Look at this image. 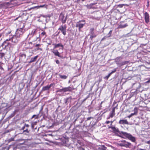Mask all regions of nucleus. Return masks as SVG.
<instances>
[{"mask_svg": "<svg viewBox=\"0 0 150 150\" xmlns=\"http://www.w3.org/2000/svg\"><path fill=\"white\" fill-rule=\"evenodd\" d=\"M108 128L109 129L111 128L113 132L117 136L123 138H127L133 142H135L136 141L135 137L130 134L123 131H120L118 128L115 126H108Z\"/></svg>", "mask_w": 150, "mask_h": 150, "instance_id": "1", "label": "nucleus"}, {"mask_svg": "<svg viewBox=\"0 0 150 150\" xmlns=\"http://www.w3.org/2000/svg\"><path fill=\"white\" fill-rule=\"evenodd\" d=\"M52 45L54 46V47L53 49H51V52L54 54L55 56L62 58V56L60 55V53L57 50H55V49L59 47H61L63 48V45L61 43L57 44L54 43L52 44Z\"/></svg>", "mask_w": 150, "mask_h": 150, "instance_id": "2", "label": "nucleus"}, {"mask_svg": "<svg viewBox=\"0 0 150 150\" xmlns=\"http://www.w3.org/2000/svg\"><path fill=\"white\" fill-rule=\"evenodd\" d=\"M118 145L120 146H124L127 148H131L132 145L131 143L128 142L125 140L120 142Z\"/></svg>", "mask_w": 150, "mask_h": 150, "instance_id": "3", "label": "nucleus"}, {"mask_svg": "<svg viewBox=\"0 0 150 150\" xmlns=\"http://www.w3.org/2000/svg\"><path fill=\"white\" fill-rule=\"evenodd\" d=\"M25 29L23 28H20L17 29L16 31L15 35L17 37H20L22 36L23 34L25 32Z\"/></svg>", "mask_w": 150, "mask_h": 150, "instance_id": "4", "label": "nucleus"}, {"mask_svg": "<svg viewBox=\"0 0 150 150\" xmlns=\"http://www.w3.org/2000/svg\"><path fill=\"white\" fill-rule=\"evenodd\" d=\"M122 58L120 57H117L115 59V62L117 65H119L120 66L125 65L128 63L127 61H124L121 62V59Z\"/></svg>", "mask_w": 150, "mask_h": 150, "instance_id": "5", "label": "nucleus"}, {"mask_svg": "<svg viewBox=\"0 0 150 150\" xmlns=\"http://www.w3.org/2000/svg\"><path fill=\"white\" fill-rule=\"evenodd\" d=\"M85 21L84 20L79 21L77 22L76 24V27L79 28V30H80L81 28L83 27L85 24Z\"/></svg>", "mask_w": 150, "mask_h": 150, "instance_id": "6", "label": "nucleus"}, {"mask_svg": "<svg viewBox=\"0 0 150 150\" xmlns=\"http://www.w3.org/2000/svg\"><path fill=\"white\" fill-rule=\"evenodd\" d=\"M67 27L66 25H62L58 28V30H59L64 36L66 35Z\"/></svg>", "mask_w": 150, "mask_h": 150, "instance_id": "7", "label": "nucleus"}, {"mask_svg": "<svg viewBox=\"0 0 150 150\" xmlns=\"http://www.w3.org/2000/svg\"><path fill=\"white\" fill-rule=\"evenodd\" d=\"M67 16L65 17L64 14L63 12H61L59 16V19L63 24L65 23L67 20Z\"/></svg>", "mask_w": 150, "mask_h": 150, "instance_id": "8", "label": "nucleus"}, {"mask_svg": "<svg viewBox=\"0 0 150 150\" xmlns=\"http://www.w3.org/2000/svg\"><path fill=\"white\" fill-rule=\"evenodd\" d=\"M46 32L45 31H43L40 34H39L38 37H36V39H39V40L40 41L41 38H43L44 39L45 38L47 37Z\"/></svg>", "mask_w": 150, "mask_h": 150, "instance_id": "9", "label": "nucleus"}, {"mask_svg": "<svg viewBox=\"0 0 150 150\" xmlns=\"http://www.w3.org/2000/svg\"><path fill=\"white\" fill-rule=\"evenodd\" d=\"M20 40V38L19 37H17L16 35L13 36L12 38H11V40L12 42H13L15 44L17 43L18 41Z\"/></svg>", "mask_w": 150, "mask_h": 150, "instance_id": "10", "label": "nucleus"}, {"mask_svg": "<svg viewBox=\"0 0 150 150\" xmlns=\"http://www.w3.org/2000/svg\"><path fill=\"white\" fill-rule=\"evenodd\" d=\"M115 107L112 108L111 112L110 113L109 116L107 118V119H109L110 118H112L115 115Z\"/></svg>", "mask_w": 150, "mask_h": 150, "instance_id": "11", "label": "nucleus"}, {"mask_svg": "<svg viewBox=\"0 0 150 150\" xmlns=\"http://www.w3.org/2000/svg\"><path fill=\"white\" fill-rule=\"evenodd\" d=\"M145 22L148 23L149 21V13L147 12H145L144 14Z\"/></svg>", "mask_w": 150, "mask_h": 150, "instance_id": "12", "label": "nucleus"}, {"mask_svg": "<svg viewBox=\"0 0 150 150\" xmlns=\"http://www.w3.org/2000/svg\"><path fill=\"white\" fill-rule=\"evenodd\" d=\"M64 88L65 92L67 91H72L75 89V88L72 85L70 86H69L68 87H65Z\"/></svg>", "mask_w": 150, "mask_h": 150, "instance_id": "13", "label": "nucleus"}, {"mask_svg": "<svg viewBox=\"0 0 150 150\" xmlns=\"http://www.w3.org/2000/svg\"><path fill=\"white\" fill-rule=\"evenodd\" d=\"M53 85V83H51L50 85H47L43 87L42 88V91H45L49 90L51 88V87Z\"/></svg>", "mask_w": 150, "mask_h": 150, "instance_id": "14", "label": "nucleus"}, {"mask_svg": "<svg viewBox=\"0 0 150 150\" xmlns=\"http://www.w3.org/2000/svg\"><path fill=\"white\" fill-rule=\"evenodd\" d=\"M118 123L120 124H128V122L127 120H119Z\"/></svg>", "mask_w": 150, "mask_h": 150, "instance_id": "15", "label": "nucleus"}, {"mask_svg": "<svg viewBox=\"0 0 150 150\" xmlns=\"http://www.w3.org/2000/svg\"><path fill=\"white\" fill-rule=\"evenodd\" d=\"M116 71V69H114L113 71H112L107 76L104 77V79H106L107 80L108 79L110 75L113 73L115 72Z\"/></svg>", "mask_w": 150, "mask_h": 150, "instance_id": "16", "label": "nucleus"}, {"mask_svg": "<svg viewBox=\"0 0 150 150\" xmlns=\"http://www.w3.org/2000/svg\"><path fill=\"white\" fill-rule=\"evenodd\" d=\"M123 22H121L120 24L119 25L118 28H122L128 26V25L127 23L123 24Z\"/></svg>", "mask_w": 150, "mask_h": 150, "instance_id": "17", "label": "nucleus"}, {"mask_svg": "<svg viewBox=\"0 0 150 150\" xmlns=\"http://www.w3.org/2000/svg\"><path fill=\"white\" fill-rule=\"evenodd\" d=\"M38 57V55H37L34 57L31 58L30 61L29 62V63H31L32 62H35L37 59Z\"/></svg>", "mask_w": 150, "mask_h": 150, "instance_id": "18", "label": "nucleus"}, {"mask_svg": "<svg viewBox=\"0 0 150 150\" xmlns=\"http://www.w3.org/2000/svg\"><path fill=\"white\" fill-rule=\"evenodd\" d=\"M13 0H11L9 2H5L4 4L5 6H10L11 5H15V4L13 2Z\"/></svg>", "mask_w": 150, "mask_h": 150, "instance_id": "19", "label": "nucleus"}, {"mask_svg": "<svg viewBox=\"0 0 150 150\" xmlns=\"http://www.w3.org/2000/svg\"><path fill=\"white\" fill-rule=\"evenodd\" d=\"M41 45L40 44H37L35 46V47H37L35 50L36 51H38L39 50H40V51L42 50V48H40L39 47Z\"/></svg>", "mask_w": 150, "mask_h": 150, "instance_id": "20", "label": "nucleus"}, {"mask_svg": "<svg viewBox=\"0 0 150 150\" xmlns=\"http://www.w3.org/2000/svg\"><path fill=\"white\" fill-rule=\"evenodd\" d=\"M59 76L60 78L63 79H67L68 77L67 76L65 75H62L60 74H59Z\"/></svg>", "mask_w": 150, "mask_h": 150, "instance_id": "21", "label": "nucleus"}, {"mask_svg": "<svg viewBox=\"0 0 150 150\" xmlns=\"http://www.w3.org/2000/svg\"><path fill=\"white\" fill-rule=\"evenodd\" d=\"M91 36L90 38V39L91 40H93V39L94 38H96L97 35H96L95 34L93 33V34H91Z\"/></svg>", "mask_w": 150, "mask_h": 150, "instance_id": "22", "label": "nucleus"}, {"mask_svg": "<svg viewBox=\"0 0 150 150\" xmlns=\"http://www.w3.org/2000/svg\"><path fill=\"white\" fill-rule=\"evenodd\" d=\"M40 17H43L44 18H50V16L49 14L47 15H43V14H41L40 15Z\"/></svg>", "mask_w": 150, "mask_h": 150, "instance_id": "23", "label": "nucleus"}, {"mask_svg": "<svg viewBox=\"0 0 150 150\" xmlns=\"http://www.w3.org/2000/svg\"><path fill=\"white\" fill-rule=\"evenodd\" d=\"M5 54V53H3L0 51V59H2L4 57Z\"/></svg>", "mask_w": 150, "mask_h": 150, "instance_id": "24", "label": "nucleus"}, {"mask_svg": "<svg viewBox=\"0 0 150 150\" xmlns=\"http://www.w3.org/2000/svg\"><path fill=\"white\" fill-rule=\"evenodd\" d=\"M138 109L139 108L137 107H136L134 108V114H135V115H137Z\"/></svg>", "mask_w": 150, "mask_h": 150, "instance_id": "25", "label": "nucleus"}, {"mask_svg": "<svg viewBox=\"0 0 150 150\" xmlns=\"http://www.w3.org/2000/svg\"><path fill=\"white\" fill-rule=\"evenodd\" d=\"M37 32V31L36 30H33L32 31L31 34L33 36L35 35H36Z\"/></svg>", "mask_w": 150, "mask_h": 150, "instance_id": "26", "label": "nucleus"}, {"mask_svg": "<svg viewBox=\"0 0 150 150\" xmlns=\"http://www.w3.org/2000/svg\"><path fill=\"white\" fill-rule=\"evenodd\" d=\"M44 6H45V5H42L38 6H36L34 7L31 8H30V9L33 8H40V7H44Z\"/></svg>", "mask_w": 150, "mask_h": 150, "instance_id": "27", "label": "nucleus"}, {"mask_svg": "<svg viewBox=\"0 0 150 150\" xmlns=\"http://www.w3.org/2000/svg\"><path fill=\"white\" fill-rule=\"evenodd\" d=\"M94 28H91L90 29V33L91 34H93L94 33Z\"/></svg>", "mask_w": 150, "mask_h": 150, "instance_id": "28", "label": "nucleus"}, {"mask_svg": "<svg viewBox=\"0 0 150 150\" xmlns=\"http://www.w3.org/2000/svg\"><path fill=\"white\" fill-rule=\"evenodd\" d=\"M6 42V41H4V42L2 44V46H4V47L5 48H6V44H7V42Z\"/></svg>", "mask_w": 150, "mask_h": 150, "instance_id": "29", "label": "nucleus"}, {"mask_svg": "<svg viewBox=\"0 0 150 150\" xmlns=\"http://www.w3.org/2000/svg\"><path fill=\"white\" fill-rule=\"evenodd\" d=\"M62 91H63L64 92H65L64 88L62 89H60L59 90H58L57 91V92H61Z\"/></svg>", "mask_w": 150, "mask_h": 150, "instance_id": "30", "label": "nucleus"}, {"mask_svg": "<svg viewBox=\"0 0 150 150\" xmlns=\"http://www.w3.org/2000/svg\"><path fill=\"white\" fill-rule=\"evenodd\" d=\"M101 148L102 150H106L107 147L105 146L104 145H102L101 146Z\"/></svg>", "mask_w": 150, "mask_h": 150, "instance_id": "31", "label": "nucleus"}, {"mask_svg": "<svg viewBox=\"0 0 150 150\" xmlns=\"http://www.w3.org/2000/svg\"><path fill=\"white\" fill-rule=\"evenodd\" d=\"M135 115L134 114V113H131V114L127 116V117L128 118H130L131 117H132V116Z\"/></svg>", "mask_w": 150, "mask_h": 150, "instance_id": "32", "label": "nucleus"}, {"mask_svg": "<svg viewBox=\"0 0 150 150\" xmlns=\"http://www.w3.org/2000/svg\"><path fill=\"white\" fill-rule=\"evenodd\" d=\"M35 117V119L38 118V115H33L32 116L31 118L32 119V118H34Z\"/></svg>", "mask_w": 150, "mask_h": 150, "instance_id": "33", "label": "nucleus"}, {"mask_svg": "<svg viewBox=\"0 0 150 150\" xmlns=\"http://www.w3.org/2000/svg\"><path fill=\"white\" fill-rule=\"evenodd\" d=\"M69 99V98H66L64 99V103L65 104H67V103L68 102V100Z\"/></svg>", "mask_w": 150, "mask_h": 150, "instance_id": "34", "label": "nucleus"}, {"mask_svg": "<svg viewBox=\"0 0 150 150\" xmlns=\"http://www.w3.org/2000/svg\"><path fill=\"white\" fill-rule=\"evenodd\" d=\"M26 132L28 133H29V131L28 130V129H26L25 130H23V132Z\"/></svg>", "mask_w": 150, "mask_h": 150, "instance_id": "35", "label": "nucleus"}, {"mask_svg": "<svg viewBox=\"0 0 150 150\" xmlns=\"http://www.w3.org/2000/svg\"><path fill=\"white\" fill-rule=\"evenodd\" d=\"M7 44L6 45V48L7 47V46H8L9 45H10L11 44L9 42H7Z\"/></svg>", "mask_w": 150, "mask_h": 150, "instance_id": "36", "label": "nucleus"}, {"mask_svg": "<svg viewBox=\"0 0 150 150\" xmlns=\"http://www.w3.org/2000/svg\"><path fill=\"white\" fill-rule=\"evenodd\" d=\"M24 126L25 127H26L27 128L29 126V125L28 124H25V125H24Z\"/></svg>", "mask_w": 150, "mask_h": 150, "instance_id": "37", "label": "nucleus"}, {"mask_svg": "<svg viewBox=\"0 0 150 150\" xmlns=\"http://www.w3.org/2000/svg\"><path fill=\"white\" fill-rule=\"evenodd\" d=\"M55 62H56V63L57 64H59V60H56Z\"/></svg>", "mask_w": 150, "mask_h": 150, "instance_id": "38", "label": "nucleus"}, {"mask_svg": "<svg viewBox=\"0 0 150 150\" xmlns=\"http://www.w3.org/2000/svg\"><path fill=\"white\" fill-rule=\"evenodd\" d=\"M93 118V117H88L87 118V120H90L91 118Z\"/></svg>", "mask_w": 150, "mask_h": 150, "instance_id": "39", "label": "nucleus"}, {"mask_svg": "<svg viewBox=\"0 0 150 150\" xmlns=\"http://www.w3.org/2000/svg\"><path fill=\"white\" fill-rule=\"evenodd\" d=\"M110 121H106L105 122V123L106 124H108L109 123H110Z\"/></svg>", "mask_w": 150, "mask_h": 150, "instance_id": "40", "label": "nucleus"}, {"mask_svg": "<svg viewBox=\"0 0 150 150\" xmlns=\"http://www.w3.org/2000/svg\"><path fill=\"white\" fill-rule=\"evenodd\" d=\"M112 30H111L109 32L108 34L110 35H110H111V34L112 33Z\"/></svg>", "mask_w": 150, "mask_h": 150, "instance_id": "41", "label": "nucleus"}, {"mask_svg": "<svg viewBox=\"0 0 150 150\" xmlns=\"http://www.w3.org/2000/svg\"><path fill=\"white\" fill-rule=\"evenodd\" d=\"M10 40H11V38L7 39L5 41H6V42H8Z\"/></svg>", "mask_w": 150, "mask_h": 150, "instance_id": "42", "label": "nucleus"}, {"mask_svg": "<svg viewBox=\"0 0 150 150\" xmlns=\"http://www.w3.org/2000/svg\"><path fill=\"white\" fill-rule=\"evenodd\" d=\"M114 120H113V121H110V122L111 123H110V126H112V124L113 123V122L114 121Z\"/></svg>", "mask_w": 150, "mask_h": 150, "instance_id": "43", "label": "nucleus"}, {"mask_svg": "<svg viewBox=\"0 0 150 150\" xmlns=\"http://www.w3.org/2000/svg\"><path fill=\"white\" fill-rule=\"evenodd\" d=\"M123 5L122 4H119L118 5V6L120 7H122L123 6Z\"/></svg>", "mask_w": 150, "mask_h": 150, "instance_id": "44", "label": "nucleus"}, {"mask_svg": "<svg viewBox=\"0 0 150 150\" xmlns=\"http://www.w3.org/2000/svg\"><path fill=\"white\" fill-rule=\"evenodd\" d=\"M25 126L24 125L23 127L21 128V129L22 130H24V129H25Z\"/></svg>", "mask_w": 150, "mask_h": 150, "instance_id": "45", "label": "nucleus"}, {"mask_svg": "<svg viewBox=\"0 0 150 150\" xmlns=\"http://www.w3.org/2000/svg\"><path fill=\"white\" fill-rule=\"evenodd\" d=\"M146 143L148 144H150V140L149 141H147L146 142Z\"/></svg>", "mask_w": 150, "mask_h": 150, "instance_id": "46", "label": "nucleus"}, {"mask_svg": "<svg viewBox=\"0 0 150 150\" xmlns=\"http://www.w3.org/2000/svg\"><path fill=\"white\" fill-rule=\"evenodd\" d=\"M0 69L1 70H4V68H3V67L2 66H0Z\"/></svg>", "mask_w": 150, "mask_h": 150, "instance_id": "47", "label": "nucleus"}, {"mask_svg": "<svg viewBox=\"0 0 150 150\" xmlns=\"http://www.w3.org/2000/svg\"><path fill=\"white\" fill-rule=\"evenodd\" d=\"M150 82V78L149 79V80L147 81L146 82V83H149Z\"/></svg>", "mask_w": 150, "mask_h": 150, "instance_id": "48", "label": "nucleus"}, {"mask_svg": "<svg viewBox=\"0 0 150 150\" xmlns=\"http://www.w3.org/2000/svg\"><path fill=\"white\" fill-rule=\"evenodd\" d=\"M139 150H146L145 149H139Z\"/></svg>", "mask_w": 150, "mask_h": 150, "instance_id": "49", "label": "nucleus"}, {"mask_svg": "<svg viewBox=\"0 0 150 150\" xmlns=\"http://www.w3.org/2000/svg\"><path fill=\"white\" fill-rule=\"evenodd\" d=\"M86 100V99H84L83 100V101H82V102H84L85 100Z\"/></svg>", "mask_w": 150, "mask_h": 150, "instance_id": "50", "label": "nucleus"}, {"mask_svg": "<svg viewBox=\"0 0 150 150\" xmlns=\"http://www.w3.org/2000/svg\"><path fill=\"white\" fill-rule=\"evenodd\" d=\"M51 42H50L49 43H48V44L49 45H51Z\"/></svg>", "mask_w": 150, "mask_h": 150, "instance_id": "51", "label": "nucleus"}, {"mask_svg": "<svg viewBox=\"0 0 150 150\" xmlns=\"http://www.w3.org/2000/svg\"><path fill=\"white\" fill-rule=\"evenodd\" d=\"M2 34L1 33H0V38Z\"/></svg>", "mask_w": 150, "mask_h": 150, "instance_id": "52", "label": "nucleus"}, {"mask_svg": "<svg viewBox=\"0 0 150 150\" xmlns=\"http://www.w3.org/2000/svg\"><path fill=\"white\" fill-rule=\"evenodd\" d=\"M2 34L1 33H0V38Z\"/></svg>", "mask_w": 150, "mask_h": 150, "instance_id": "53", "label": "nucleus"}, {"mask_svg": "<svg viewBox=\"0 0 150 150\" xmlns=\"http://www.w3.org/2000/svg\"><path fill=\"white\" fill-rule=\"evenodd\" d=\"M82 150H85L84 149V148H82Z\"/></svg>", "mask_w": 150, "mask_h": 150, "instance_id": "54", "label": "nucleus"}, {"mask_svg": "<svg viewBox=\"0 0 150 150\" xmlns=\"http://www.w3.org/2000/svg\"><path fill=\"white\" fill-rule=\"evenodd\" d=\"M149 2H148V4L147 5L148 7L149 6Z\"/></svg>", "mask_w": 150, "mask_h": 150, "instance_id": "55", "label": "nucleus"}, {"mask_svg": "<svg viewBox=\"0 0 150 150\" xmlns=\"http://www.w3.org/2000/svg\"><path fill=\"white\" fill-rule=\"evenodd\" d=\"M83 1H85V0H82Z\"/></svg>", "mask_w": 150, "mask_h": 150, "instance_id": "56", "label": "nucleus"}, {"mask_svg": "<svg viewBox=\"0 0 150 150\" xmlns=\"http://www.w3.org/2000/svg\"><path fill=\"white\" fill-rule=\"evenodd\" d=\"M43 83H44V82H43V83H42V84H41V85H42L43 84Z\"/></svg>", "mask_w": 150, "mask_h": 150, "instance_id": "57", "label": "nucleus"}, {"mask_svg": "<svg viewBox=\"0 0 150 150\" xmlns=\"http://www.w3.org/2000/svg\"><path fill=\"white\" fill-rule=\"evenodd\" d=\"M13 139H12V140H11V141H13Z\"/></svg>", "mask_w": 150, "mask_h": 150, "instance_id": "58", "label": "nucleus"}]
</instances>
